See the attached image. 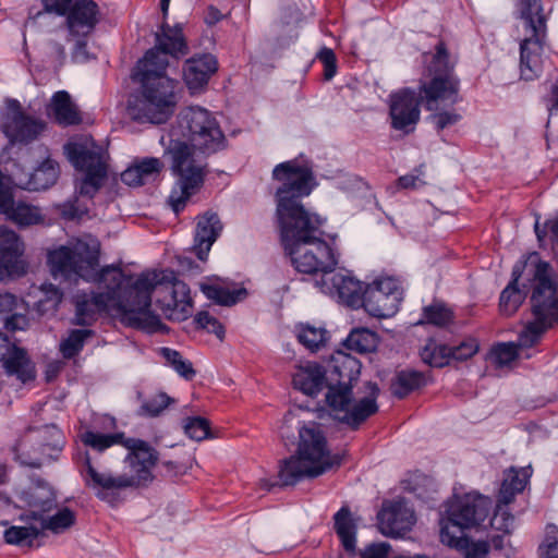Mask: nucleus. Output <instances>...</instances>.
Masks as SVG:
<instances>
[{
  "mask_svg": "<svg viewBox=\"0 0 558 558\" xmlns=\"http://www.w3.org/2000/svg\"><path fill=\"white\" fill-rule=\"evenodd\" d=\"M272 179L279 183L276 193V219L284 251L299 272L327 275L339 262L336 248L324 240L325 222L301 203L316 185L312 166L299 159L278 163Z\"/></svg>",
  "mask_w": 558,
  "mask_h": 558,
  "instance_id": "f257e3e1",
  "label": "nucleus"
},
{
  "mask_svg": "<svg viewBox=\"0 0 558 558\" xmlns=\"http://www.w3.org/2000/svg\"><path fill=\"white\" fill-rule=\"evenodd\" d=\"M165 153L170 156L171 169L178 175L180 194L173 191L170 202L179 213L186 201L204 183L206 158L228 148V138L215 114L201 106L182 108L170 128L160 137Z\"/></svg>",
  "mask_w": 558,
  "mask_h": 558,
  "instance_id": "f03ea898",
  "label": "nucleus"
},
{
  "mask_svg": "<svg viewBox=\"0 0 558 558\" xmlns=\"http://www.w3.org/2000/svg\"><path fill=\"white\" fill-rule=\"evenodd\" d=\"M48 263L54 279L76 281L83 279L102 286L106 291L99 294H112L116 299L117 314L123 325L147 333L163 332L166 325L158 315L138 311L140 292L135 290L137 278L126 284V277L119 266H106L98 269V251L88 244L77 242L73 246H60L48 254Z\"/></svg>",
  "mask_w": 558,
  "mask_h": 558,
  "instance_id": "7ed1b4c3",
  "label": "nucleus"
},
{
  "mask_svg": "<svg viewBox=\"0 0 558 558\" xmlns=\"http://www.w3.org/2000/svg\"><path fill=\"white\" fill-rule=\"evenodd\" d=\"M155 47L137 62L134 80L141 93L129 101L128 113L140 123H165L178 105V82L167 75L168 56L180 59L190 52L181 24L170 26L166 21L155 34Z\"/></svg>",
  "mask_w": 558,
  "mask_h": 558,
  "instance_id": "20e7f679",
  "label": "nucleus"
},
{
  "mask_svg": "<svg viewBox=\"0 0 558 558\" xmlns=\"http://www.w3.org/2000/svg\"><path fill=\"white\" fill-rule=\"evenodd\" d=\"M340 462V457L331 453L320 425L308 422L299 427L296 453L281 461L278 476L283 485H295L305 477L324 474Z\"/></svg>",
  "mask_w": 558,
  "mask_h": 558,
  "instance_id": "39448f33",
  "label": "nucleus"
},
{
  "mask_svg": "<svg viewBox=\"0 0 558 558\" xmlns=\"http://www.w3.org/2000/svg\"><path fill=\"white\" fill-rule=\"evenodd\" d=\"M140 292V308L149 314L151 293H156V304L166 318L175 322H183L192 315L193 300L189 286L178 279L175 272L170 269H153L141 272L137 276Z\"/></svg>",
  "mask_w": 558,
  "mask_h": 558,
  "instance_id": "423d86ee",
  "label": "nucleus"
},
{
  "mask_svg": "<svg viewBox=\"0 0 558 558\" xmlns=\"http://www.w3.org/2000/svg\"><path fill=\"white\" fill-rule=\"evenodd\" d=\"M157 461L158 456L142 457L137 463L133 460H125L130 468V474L114 475L109 471H98L92 464L90 458L86 456L81 474L85 485L95 492L98 499L114 506L121 500V490L153 481V469Z\"/></svg>",
  "mask_w": 558,
  "mask_h": 558,
  "instance_id": "0eeeda50",
  "label": "nucleus"
},
{
  "mask_svg": "<svg viewBox=\"0 0 558 558\" xmlns=\"http://www.w3.org/2000/svg\"><path fill=\"white\" fill-rule=\"evenodd\" d=\"M514 14L522 22L524 38L520 44L521 77L535 78L542 69L541 56L547 37V16L542 0H513Z\"/></svg>",
  "mask_w": 558,
  "mask_h": 558,
  "instance_id": "6e6552de",
  "label": "nucleus"
},
{
  "mask_svg": "<svg viewBox=\"0 0 558 558\" xmlns=\"http://www.w3.org/2000/svg\"><path fill=\"white\" fill-rule=\"evenodd\" d=\"M536 276L541 281L531 295L535 319L519 335V349L536 344L542 335L558 322V275L554 274L550 264H541Z\"/></svg>",
  "mask_w": 558,
  "mask_h": 558,
  "instance_id": "1a4fd4ad",
  "label": "nucleus"
},
{
  "mask_svg": "<svg viewBox=\"0 0 558 558\" xmlns=\"http://www.w3.org/2000/svg\"><path fill=\"white\" fill-rule=\"evenodd\" d=\"M430 78L420 85V100L426 110L440 107H451L459 104L460 80L454 73V64L449 60V53L444 43L436 46V52L428 65Z\"/></svg>",
  "mask_w": 558,
  "mask_h": 558,
  "instance_id": "9d476101",
  "label": "nucleus"
},
{
  "mask_svg": "<svg viewBox=\"0 0 558 558\" xmlns=\"http://www.w3.org/2000/svg\"><path fill=\"white\" fill-rule=\"evenodd\" d=\"M326 403L335 417L352 427H357L378 411L379 387L376 383L365 384V395L353 400L352 385L327 381Z\"/></svg>",
  "mask_w": 558,
  "mask_h": 558,
  "instance_id": "9b49d317",
  "label": "nucleus"
},
{
  "mask_svg": "<svg viewBox=\"0 0 558 558\" xmlns=\"http://www.w3.org/2000/svg\"><path fill=\"white\" fill-rule=\"evenodd\" d=\"M65 151L74 168L85 174L76 191L80 195L93 197L107 177L105 149L93 140H85L68 144Z\"/></svg>",
  "mask_w": 558,
  "mask_h": 558,
  "instance_id": "f8f14e48",
  "label": "nucleus"
},
{
  "mask_svg": "<svg viewBox=\"0 0 558 558\" xmlns=\"http://www.w3.org/2000/svg\"><path fill=\"white\" fill-rule=\"evenodd\" d=\"M402 299L403 290L399 280L381 277L365 284L361 307L373 317L388 318L399 311Z\"/></svg>",
  "mask_w": 558,
  "mask_h": 558,
  "instance_id": "ddd939ff",
  "label": "nucleus"
},
{
  "mask_svg": "<svg viewBox=\"0 0 558 558\" xmlns=\"http://www.w3.org/2000/svg\"><path fill=\"white\" fill-rule=\"evenodd\" d=\"M541 264L549 263L543 260L537 252L522 256V258L514 264L511 274L512 279L500 294L499 308L504 315L511 316L514 314L525 298V292L518 288V281L524 271H527V274L532 276V292L537 288L541 280L536 276V269Z\"/></svg>",
  "mask_w": 558,
  "mask_h": 558,
  "instance_id": "4468645a",
  "label": "nucleus"
},
{
  "mask_svg": "<svg viewBox=\"0 0 558 558\" xmlns=\"http://www.w3.org/2000/svg\"><path fill=\"white\" fill-rule=\"evenodd\" d=\"M7 109L0 130L11 144H27L44 131L46 124L39 119L26 116L17 100L9 99Z\"/></svg>",
  "mask_w": 558,
  "mask_h": 558,
  "instance_id": "2eb2a0df",
  "label": "nucleus"
},
{
  "mask_svg": "<svg viewBox=\"0 0 558 558\" xmlns=\"http://www.w3.org/2000/svg\"><path fill=\"white\" fill-rule=\"evenodd\" d=\"M81 440L95 451L102 452L114 445H121L128 449L125 460L138 462L142 457H155L158 452L145 440L125 437L124 433L102 434L95 430H85L81 434Z\"/></svg>",
  "mask_w": 558,
  "mask_h": 558,
  "instance_id": "dca6fc26",
  "label": "nucleus"
},
{
  "mask_svg": "<svg viewBox=\"0 0 558 558\" xmlns=\"http://www.w3.org/2000/svg\"><path fill=\"white\" fill-rule=\"evenodd\" d=\"M316 286L323 293L350 308L357 310L363 305L365 283L350 274L331 271L323 275Z\"/></svg>",
  "mask_w": 558,
  "mask_h": 558,
  "instance_id": "f3484780",
  "label": "nucleus"
},
{
  "mask_svg": "<svg viewBox=\"0 0 558 558\" xmlns=\"http://www.w3.org/2000/svg\"><path fill=\"white\" fill-rule=\"evenodd\" d=\"M420 96L413 89L403 88L389 97L391 128L409 134L420 121Z\"/></svg>",
  "mask_w": 558,
  "mask_h": 558,
  "instance_id": "a211bd4d",
  "label": "nucleus"
},
{
  "mask_svg": "<svg viewBox=\"0 0 558 558\" xmlns=\"http://www.w3.org/2000/svg\"><path fill=\"white\" fill-rule=\"evenodd\" d=\"M24 244L20 236L5 227L0 228V280L21 277L26 272L23 259Z\"/></svg>",
  "mask_w": 558,
  "mask_h": 558,
  "instance_id": "6ab92c4d",
  "label": "nucleus"
},
{
  "mask_svg": "<svg viewBox=\"0 0 558 558\" xmlns=\"http://www.w3.org/2000/svg\"><path fill=\"white\" fill-rule=\"evenodd\" d=\"M377 517L381 534L392 538L402 537L415 523L414 511L403 499L385 502Z\"/></svg>",
  "mask_w": 558,
  "mask_h": 558,
  "instance_id": "aec40b11",
  "label": "nucleus"
},
{
  "mask_svg": "<svg viewBox=\"0 0 558 558\" xmlns=\"http://www.w3.org/2000/svg\"><path fill=\"white\" fill-rule=\"evenodd\" d=\"M492 501L480 494H466L452 502L447 512L458 524L466 527L480 525L488 517Z\"/></svg>",
  "mask_w": 558,
  "mask_h": 558,
  "instance_id": "412c9836",
  "label": "nucleus"
},
{
  "mask_svg": "<svg viewBox=\"0 0 558 558\" xmlns=\"http://www.w3.org/2000/svg\"><path fill=\"white\" fill-rule=\"evenodd\" d=\"M116 299L112 294H99L98 292H77L73 296V304L75 307V315L73 319L74 325L90 326L98 316L105 312H116L117 308L112 306L116 304Z\"/></svg>",
  "mask_w": 558,
  "mask_h": 558,
  "instance_id": "4be33fe9",
  "label": "nucleus"
},
{
  "mask_svg": "<svg viewBox=\"0 0 558 558\" xmlns=\"http://www.w3.org/2000/svg\"><path fill=\"white\" fill-rule=\"evenodd\" d=\"M100 20V10L93 0H74L65 15V25L72 37H87Z\"/></svg>",
  "mask_w": 558,
  "mask_h": 558,
  "instance_id": "5701e85b",
  "label": "nucleus"
},
{
  "mask_svg": "<svg viewBox=\"0 0 558 558\" xmlns=\"http://www.w3.org/2000/svg\"><path fill=\"white\" fill-rule=\"evenodd\" d=\"M218 70V61L210 53L195 54L183 65V80L191 94L202 92Z\"/></svg>",
  "mask_w": 558,
  "mask_h": 558,
  "instance_id": "b1692460",
  "label": "nucleus"
},
{
  "mask_svg": "<svg viewBox=\"0 0 558 558\" xmlns=\"http://www.w3.org/2000/svg\"><path fill=\"white\" fill-rule=\"evenodd\" d=\"M0 362L8 375L16 376L22 383L35 378V369L25 350L11 343L8 337L0 332Z\"/></svg>",
  "mask_w": 558,
  "mask_h": 558,
  "instance_id": "393cba45",
  "label": "nucleus"
},
{
  "mask_svg": "<svg viewBox=\"0 0 558 558\" xmlns=\"http://www.w3.org/2000/svg\"><path fill=\"white\" fill-rule=\"evenodd\" d=\"M222 231V223L215 213L198 217L193 251L199 260L206 262L208 253Z\"/></svg>",
  "mask_w": 558,
  "mask_h": 558,
  "instance_id": "a878e982",
  "label": "nucleus"
},
{
  "mask_svg": "<svg viewBox=\"0 0 558 558\" xmlns=\"http://www.w3.org/2000/svg\"><path fill=\"white\" fill-rule=\"evenodd\" d=\"M162 169L163 162L159 158H138L121 173V180L129 186H142L155 182Z\"/></svg>",
  "mask_w": 558,
  "mask_h": 558,
  "instance_id": "bb28decb",
  "label": "nucleus"
},
{
  "mask_svg": "<svg viewBox=\"0 0 558 558\" xmlns=\"http://www.w3.org/2000/svg\"><path fill=\"white\" fill-rule=\"evenodd\" d=\"M293 387L307 396H317L327 386V372L317 363L307 362L296 367Z\"/></svg>",
  "mask_w": 558,
  "mask_h": 558,
  "instance_id": "cd10ccee",
  "label": "nucleus"
},
{
  "mask_svg": "<svg viewBox=\"0 0 558 558\" xmlns=\"http://www.w3.org/2000/svg\"><path fill=\"white\" fill-rule=\"evenodd\" d=\"M47 116L62 126L75 125L82 121L76 106L65 90L52 95L47 106Z\"/></svg>",
  "mask_w": 558,
  "mask_h": 558,
  "instance_id": "c85d7f7f",
  "label": "nucleus"
},
{
  "mask_svg": "<svg viewBox=\"0 0 558 558\" xmlns=\"http://www.w3.org/2000/svg\"><path fill=\"white\" fill-rule=\"evenodd\" d=\"M360 373V361L348 353L338 351L331 357L330 369L327 373V381L353 385V383L357 380Z\"/></svg>",
  "mask_w": 558,
  "mask_h": 558,
  "instance_id": "c756f323",
  "label": "nucleus"
},
{
  "mask_svg": "<svg viewBox=\"0 0 558 558\" xmlns=\"http://www.w3.org/2000/svg\"><path fill=\"white\" fill-rule=\"evenodd\" d=\"M533 470L529 466H511L504 473V480L499 489V497L506 504H511L517 494L524 490L530 482Z\"/></svg>",
  "mask_w": 558,
  "mask_h": 558,
  "instance_id": "7c9ffc66",
  "label": "nucleus"
},
{
  "mask_svg": "<svg viewBox=\"0 0 558 558\" xmlns=\"http://www.w3.org/2000/svg\"><path fill=\"white\" fill-rule=\"evenodd\" d=\"M26 520H33L38 522L40 533L45 530L51 531L54 534H59L70 529L76 520L75 513L68 507H63L58 510L51 517H45L36 511H31L25 515Z\"/></svg>",
  "mask_w": 558,
  "mask_h": 558,
  "instance_id": "2f4dec72",
  "label": "nucleus"
},
{
  "mask_svg": "<svg viewBox=\"0 0 558 558\" xmlns=\"http://www.w3.org/2000/svg\"><path fill=\"white\" fill-rule=\"evenodd\" d=\"M24 500L32 509L40 514L50 512L56 507V495L50 486L37 484L24 492Z\"/></svg>",
  "mask_w": 558,
  "mask_h": 558,
  "instance_id": "473e14b6",
  "label": "nucleus"
},
{
  "mask_svg": "<svg viewBox=\"0 0 558 558\" xmlns=\"http://www.w3.org/2000/svg\"><path fill=\"white\" fill-rule=\"evenodd\" d=\"M335 519V530L338 534L343 548L348 553H353L355 550V533L356 527L351 519V512L348 507H342L333 517Z\"/></svg>",
  "mask_w": 558,
  "mask_h": 558,
  "instance_id": "72a5a7b5",
  "label": "nucleus"
},
{
  "mask_svg": "<svg viewBox=\"0 0 558 558\" xmlns=\"http://www.w3.org/2000/svg\"><path fill=\"white\" fill-rule=\"evenodd\" d=\"M201 290L207 299L223 306L234 305L246 296L244 288L230 289L217 283H203Z\"/></svg>",
  "mask_w": 558,
  "mask_h": 558,
  "instance_id": "f704fd0d",
  "label": "nucleus"
},
{
  "mask_svg": "<svg viewBox=\"0 0 558 558\" xmlns=\"http://www.w3.org/2000/svg\"><path fill=\"white\" fill-rule=\"evenodd\" d=\"M424 385L425 376L421 372L404 369L396 374L391 383V391L401 399Z\"/></svg>",
  "mask_w": 558,
  "mask_h": 558,
  "instance_id": "c9c22d12",
  "label": "nucleus"
},
{
  "mask_svg": "<svg viewBox=\"0 0 558 558\" xmlns=\"http://www.w3.org/2000/svg\"><path fill=\"white\" fill-rule=\"evenodd\" d=\"M59 165L50 159H45L32 173L28 181L29 190H46L53 185L59 177Z\"/></svg>",
  "mask_w": 558,
  "mask_h": 558,
  "instance_id": "e433bc0d",
  "label": "nucleus"
},
{
  "mask_svg": "<svg viewBox=\"0 0 558 558\" xmlns=\"http://www.w3.org/2000/svg\"><path fill=\"white\" fill-rule=\"evenodd\" d=\"M465 529L468 527L458 524L451 515H448L446 520L441 521L440 525L441 543L458 550L468 548L470 539L464 534Z\"/></svg>",
  "mask_w": 558,
  "mask_h": 558,
  "instance_id": "4c0bfd02",
  "label": "nucleus"
},
{
  "mask_svg": "<svg viewBox=\"0 0 558 558\" xmlns=\"http://www.w3.org/2000/svg\"><path fill=\"white\" fill-rule=\"evenodd\" d=\"M298 339L307 350L316 352L327 343L329 336L323 327L301 324L298 327Z\"/></svg>",
  "mask_w": 558,
  "mask_h": 558,
  "instance_id": "58836bf2",
  "label": "nucleus"
},
{
  "mask_svg": "<svg viewBox=\"0 0 558 558\" xmlns=\"http://www.w3.org/2000/svg\"><path fill=\"white\" fill-rule=\"evenodd\" d=\"M344 343L349 350L366 353L376 349L378 337L376 332L367 328H356L349 333Z\"/></svg>",
  "mask_w": 558,
  "mask_h": 558,
  "instance_id": "ea45409f",
  "label": "nucleus"
},
{
  "mask_svg": "<svg viewBox=\"0 0 558 558\" xmlns=\"http://www.w3.org/2000/svg\"><path fill=\"white\" fill-rule=\"evenodd\" d=\"M421 359L433 367H442L450 362V347L429 339L421 350Z\"/></svg>",
  "mask_w": 558,
  "mask_h": 558,
  "instance_id": "a19ab883",
  "label": "nucleus"
},
{
  "mask_svg": "<svg viewBox=\"0 0 558 558\" xmlns=\"http://www.w3.org/2000/svg\"><path fill=\"white\" fill-rule=\"evenodd\" d=\"M40 529L37 524L29 523L26 526H11L3 533L5 543L17 546H31L40 535Z\"/></svg>",
  "mask_w": 558,
  "mask_h": 558,
  "instance_id": "79ce46f5",
  "label": "nucleus"
},
{
  "mask_svg": "<svg viewBox=\"0 0 558 558\" xmlns=\"http://www.w3.org/2000/svg\"><path fill=\"white\" fill-rule=\"evenodd\" d=\"M94 331L90 329H73L69 336L60 342V352L64 359L75 357L84 348L86 339L90 338Z\"/></svg>",
  "mask_w": 558,
  "mask_h": 558,
  "instance_id": "37998d69",
  "label": "nucleus"
},
{
  "mask_svg": "<svg viewBox=\"0 0 558 558\" xmlns=\"http://www.w3.org/2000/svg\"><path fill=\"white\" fill-rule=\"evenodd\" d=\"M453 319L452 311L444 303L435 302L423 308L422 317L417 324H430L437 327H445Z\"/></svg>",
  "mask_w": 558,
  "mask_h": 558,
  "instance_id": "c03bdc74",
  "label": "nucleus"
},
{
  "mask_svg": "<svg viewBox=\"0 0 558 558\" xmlns=\"http://www.w3.org/2000/svg\"><path fill=\"white\" fill-rule=\"evenodd\" d=\"M451 106L449 109L440 107V109L429 110V121L434 129L439 133L458 124L462 120V114Z\"/></svg>",
  "mask_w": 558,
  "mask_h": 558,
  "instance_id": "a18cd8bd",
  "label": "nucleus"
},
{
  "mask_svg": "<svg viewBox=\"0 0 558 558\" xmlns=\"http://www.w3.org/2000/svg\"><path fill=\"white\" fill-rule=\"evenodd\" d=\"M160 353L180 376L187 380L194 378L196 372L192 363L184 360L180 352L170 348H161Z\"/></svg>",
  "mask_w": 558,
  "mask_h": 558,
  "instance_id": "49530a36",
  "label": "nucleus"
},
{
  "mask_svg": "<svg viewBox=\"0 0 558 558\" xmlns=\"http://www.w3.org/2000/svg\"><path fill=\"white\" fill-rule=\"evenodd\" d=\"M509 505L500 500L498 496L496 509L490 519V526L496 531L502 532L505 535L510 534L514 526V517L508 510Z\"/></svg>",
  "mask_w": 558,
  "mask_h": 558,
  "instance_id": "de8ad7c7",
  "label": "nucleus"
},
{
  "mask_svg": "<svg viewBox=\"0 0 558 558\" xmlns=\"http://www.w3.org/2000/svg\"><path fill=\"white\" fill-rule=\"evenodd\" d=\"M184 433L193 440L202 441L210 435V423L202 416L187 417L183 424Z\"/></svg>",
  "mask_w": 558,
  "mask_h": 558,
  "instance_id": "09e8293b",
  "label": "nucleus"
},
{
  "mask_svg": "<svg viewBox=\"0 0 558 558\" xmlns=\"http://www.w3.org/2000/svg\"><path fill=\"white\" fill-rule=\"evenodd\" d=\"M519 347L513 342H502L494 345L490 350V359L498 366L509 365L519 355Z\"/></svg>",
  "mask_w": 558,
  "mask_h": 558,
  "instance_id": "8fccbe9b",
  "label": "nucleus"
},
{
  "mask_svg": "<svg viewBox=\"0 0 558 558\" xmlns=\"http://www.w3.org/2000/svg\"><path fill=\"white\" fill-rule=\"evenodd\" d=\"M173 400L165 392H159L145 400L140 408V415L158 416Z\"/></svg>",
  "mask_w": 558,
  "mask_h": 558,
  "instance_id": "3c124183",
  "label": "nucleus"
},
{
  "mask_svg": "<svg viewBox=\"0 0 558 558\" xmlns=\"http://www.w3.org/2000/svg\"><path fill=\"white\" fill-rule=\"evenodd\" d=\"M194 323L198 328L206 329L208 332L214 333L220 340L225 337V327L220 322L211 316L208 312H199L194 318Z\"/></svg>",
  "mask_w": 558,
  "mask_h": 558,
  "instance_id": "603ef678",
  "label": "nucleus"
},
{
  "mask_svg": "<svg viewBox=\"0 0 558 558\" xmlns=\"http://www.w3.org/2000/svg\"><path fill=\"white\" fill-rule=\"evenodd\" d=\"M57 208L65 220L81 219L88 211L87 206L81 204L76 196L73 199L59 204Z\"/></svg>",
  "mask_w": 558,
  "mask_h": 558,
  "instance_id": "864d4df0",
  "label": "nucleus"
},
{
  "mask_svg": "<svg viewBox=\"0 0 558 558\" xmlns=\"http://www.w3.org/2000/svg\"><path fill=\"white\" fill-rule=\"evenodd\" d=\"M478 351L475 339H469L459 345L450 348V360L464 361L472 357Z\"/></svg>",
  "mask_w": 558,
  "mask_h": 558,
  "instance_id": "5fc2aeb1",
  "label": "nucleus"
},
{
  "mask_svg": "<svg viewBox=\"0 0 558 558\" xmlns=\"http://www.w3.org/2000/svg\"><path fill=\"white\" fill-rule=\"evenodd\" d=\"M317 58L324 65L325 80H331L337 73V58L333 50L324 47L319 50Z\"/></svg>",
  "mask_w": 558,
  "mask_h": 558,
  "instance_id": "6e6d98bb",
  "label": "nucleus"
},
{
  "mask_svg": "<svg viewBox=\"0 0 558 558\" xmlns=\"http://www.w3.org/2000/svg\"><path fill=\"white\" fill-rule=\"evenodd\" d=\"M74 0H41L44 10L37 16L45 13H53L58 16H65Z\"/></svg>",
  "mask_w": 558,
  "mask_h": 558,
  "instance_id": "4d7b16f0",
  "label": "nucleus"
},
{
  "mask_svg": "<svg viewBox=\"0 0 558 558\" xmlns=\"http://www.w3.org/2000/svg\"><path fill=\"white\" fill-rule=\"evenodd\" d=\"M391 546L388 543H372L360 553L361 558H388Z\"/></svg>",
  "mask_w": 558,
  "mask_h": 558,
  "instance_id": "13d9d810",
  "label": "nucleus"
},
{
  "mask_svg": "<svg viewBox=\"0 0 558 558\" xmlns=\"http://www.w3.org/2000/svg\"><path fill=\"white\" fill-rule=\"evenodd\" d=\"M43 432L49 437L45 442H43L44 449L51 448L53 450H60L62 448V433L56 425H46Z\"/></svg>",
  "mask_w": 558,
  "mask_h": 558,
  "instance_id": "bf43d9fd",
  "label": "nucleus"
},
{
  "mask_svg": "<svg viewBox=\"0 0 558 558\" xmlns=\"http://www.w3.org/2000/svg\"><path fill=\"white\" fill-rule=\"evenodd\" d=\"M465 551L464 558H487L489 553V545L487 542L470 543Z\"/></svg>",
  "mask_w": 558,
  "mask_h": 558,
  "instance_id": "052dcab7",
  "label": "nucleus"
},
{
  "mask_svg": "<svg viewBox=\"0 0 558 558\" xmlns=\"http://www.w3.org/2000/svg\"><path fill=\"white\" fill-rule=\"evenodd\" d=\"M545 105L550 114L558 112V82L551 83L544 97Z\"/></svg>",
  "mask_w": 558,
  "mask_h": 558,
  "instance_id": "680f3d73",
  "label": "nucleus"
},
{
  "mask_svg": "<svg viewBox=\"0 0 558 558\" xmlns=\"http://www.w3.org/2000/svg\"><path fill=\"white\" fill-rule=\"evenodd\" d=\"M27 326L28 319L22 314H13L5 319V328L10 331L25 330Z\"/></svg>",
  "mask_w": 558,
  "mask_h": 558,
  "instance_id": "e2e57ef3",
  "label": "nucleus"
},
{
  "mask_svg": "<svg viewBox=\"0 0 558 558\" xmlns=\"http://www.w3.org/2000/svg\"><path fill=\"white\" fill-rule=\"evenodd\" d=\"M539 550L542 558H558V541L556 538L546 537Z\"/></svg>",
  "mask_w": 558,
  "mask_h": 558,
  "instance_id": "0e129e2a",
  "label": "nucleus"
},
{
  "mask_svg": "<svg viewBox=\"0 0 558 558\" xmlns=\"http://www.w3.org/2000/svg\"><path fill=\"white\" fill-rule=\"evenodd\" d=\"M44 291L47 296L46 301L50 302L52 307H58L63 298V293L60 291V289L49 283L44 286Z\"/></svg>",
  "mask_w": 558,
  "mask_h": 558,
  "instance_id": "69168bd1",
  "label": "nucleus"
},
{
  "mask_svg": "<svg viewBox=\"0 0 558 558\" xmlns=\"http://www.w3.org/2000/svg\"><path fill=\"white\" fill-rule=\"evenodd\" d=\"M76 38L77 40L72 52V58L77 62H83L87 60V44L85 40L86 37Z\"/></svg>",
  "mask_w": 558,
  "mask_h": 558,
  "instance_id": "338daca9",
  "label": "nucleus"
},
{
  "mask_svg": "<svg viewBox=\"0 0 558 558\" xmlns=\"http://www.w3.org/2000/svg\"><path fill=\"white\" fill-rule=\"evenodd\" d=\"M398 184L402 189H415L422 184V180L415 174H405L398 179Z\"/></svg>",
  "mask_w": 558,
  "mask_h": 558,
  "instance_id": "774afa93",
  "label": "nucleus"
}]
</instances>
